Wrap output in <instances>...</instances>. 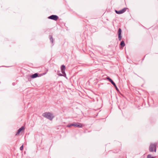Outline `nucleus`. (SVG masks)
<instances>
[{"label": "nucleus", "instance_id": "obj_6", "mask_svg": "<svg viewBox=\"0 0 158 158\" xmlns=\"http://www.w3.org/2000/svg\"><path fill=\"white\" fill-rule=\"evenodd\" d=\"M65 67L64 65H62L61 66V71L62 74H63L64 75V76H66V73H65Z\"/></svg>", "mask_w": 158, "mask_h": 158}, {"label": "nucleus", "instance_id": "obj_7", "mask_svg": "<svg viewBox=\"0 0 158 158\" xmlns=\"http://www.w3.org/2000/svg\"><path fill=\"white\" fill-rule=\"evenodd\" d=\"M122 30L120 28H119L118 30V38L119 40H121L122 39L121 36Z\"/></svg>", "mask_w": 158, "mask_h": 158}, {"label": "nucleus", "instance_id": "obj_10", "mask_svg": "<svg viewBox=\"0 0 158 158\" xmlns=\"http://www.w3.org/2000/svg\"><path fill=\"white\" fill-rule=\"evenodd\" d=\"M38 77V73H35L34 74H32L31 76V77L32 78H34Z\"/></svg>", "mask_w": 158, "mask_h": 158}, {"label": "nucleus", "instance_id": "obj_3", "mask_svg": "<svg viewBox=\"0 0 158 158\" xmlns=\"http://www.w3.org/2000/svg\"><path fill=\"white\" fill-rule=\"evenodd\" d=\"M48 19L56 21L58 19V16L56 15H52L48 17Z\"/></svg>", "mask_w": 158, "mask_h": 158}, {"label": "nucleus", "instance_id": "obj_5", "mask_svg": "<svg viewBox=\"0 0 158 158\" xmlns=\"http://www.w3.org/2000/svg\"><path fill=\"white\" fill-rule=\"evenodd\" d=\"M127 9V8H124L122 10H120L117 11L115 10V11L116 14H121L125 12L126 11Z\"/></svg>", "mask_w": 158, "mask_h": 158}, {"label": "nucleus", "instance_id": "obj_2", "mask_svg": "<svg viewBox=\"0 0 158 158\" xmlns=\"http://www.w3.org/2000/svg\"><path fill=\"white\" fill-rule=\"evenodd\" d=\"M157 145V143H155L153 144L151 143L149 147V151L152 152H156V146Z\"/></svg>", "mask_w": 158, "mask_h": 158}, {"label": "nucleus", "instance_id": "obj_15", "mask_svg": "<svg viewBox=\"0 0 158 158\" xmlns=\"http://www.w3.org/2000/svg\"><path fill=\"white\" fill-rule=\"evenodd\" d=\"M23 145H22L20 148V150H22L23 149Z\"/></svg>", "mask_w": 158, "mask_h": 158}, {"label": "nucleus", "instance_id": "obj_11", "mask_svg": "<svg viewBox=\"0 0 158 158\" xmlns=\"http://www.w3.org/2000/svg\"><path fill=\"white\" fill-rule=\"evenodd\" d=\"M49 38L50 40V42L52 43H53V38H52V36L51 35H49Z\"/></svg>", "mask_w": 158, "mask_h": 158}, {"label": "nucleus", "instance_id": "obj_1", "mask_svg": "<svg viewBox=\"0 0 158 158\" xmlns=\"http://www.w3.org/2000/svg\"><path fill=\"white\" fill-rule=\"evenodd\" d=\"M43 116L50 120H52L54 116L50 112H45L43 114Z\"/></svg>", "mask_w": 158, "mask_h": 158}, {"label": "nucleus", "instance_id": "obj_8", "mask_svg": "<svg viewBox=\"0 0 158 158\" xmlns=\"http://www.w3.org/2000/svg\"><path fill=\"white\" fill-rule=\"evenodd\" d=\"M24 128L23 127H20L19 129V130H18L16 134V135H19L20 132L21 131L23 130L24 129Z\"/></svg>", "mask_w": 158, "mask_h": 158}, {"label": "nucleus", "instance_id": "obj_17", "mask_svg": "<svg viewBox=\"0 0 158 158\" xmlns=\"http://www.w3.org/2000/svg\"><path fill=\"white\" fill-rule=\"evenodd\" d=\"M59 75L60 76H63V75L61 73H60Z\"/></svg>", "mask_w": 158, "mask_h": 158}, {"label": "nucleus", "instance_id": "obj_14", "mask_svg": "<svg viewBox=\"0 0 158 158\" xmlns=\"http://www.w3.org/2000/svg\"><path fill=\"white\" fill-rule=\"evenodd\" d=\"M113 85L115 87L116 90L117 91H119V89H118V87H117V86L115 84V85Z\"/></svg>", "mask_w": 158, "mask_h": 158}, {"label": "nucleus", "instance_id": "obj_16", "mask_svg": "<svg viewBox=\"0 0 158 158\" xmlns=\"http://www.w3.org/2000/svg\"><path fill=\"white\" fill-rule=\"evenodd\" d=\"M72 126H73V125H71V124H69L67 126V127H70Z\"/></svg>", "mask_w": 158, "mask_h": 158}, {"label": "nucleus", "instance_id": "obj_4", "mask_svg": "<svg viewBox=\"0 0 158 158\" xmlns=\"http://www.w3.org/2000/svg\"><path fill=\"white\" fill-rule=\"evenodd\" d=\"M71 125L79 128H81L82 127V124L79 123H73L71 124Z\"/></svg>", "mask_w": 158, "mask_h": 158}, {"label": "nucleus", "instance_id": "obj_13", "mask_svg": "<svg viewBox=\"0 0 158 158\" xmlns=\"http://www.w3.org/2000/svg\"><path fill=\"white\" fill-rule=\"evenodd\" d=\"M156 156H152L151 155L149 154L147 156V158H156Z\"/></svg>", "mask_w": 158, "mask_h": 158}, {"label": "nucleus", "instance_id": "obj_9", "mask_svg": "<svg viewBox=\"0 0 158 158\" xmlns=\"http://www.w3.org/2000/svg\"><path fill=\"white\" fill-rule=\"evenodd\" d=\"M106 79L111 82V83L113 85H115V83L109 77H106Z\"/></svg>", "mask_w": 158, "mask_h": 158}, {"label": "nucleus", "instance_id": "obj_12", "mask_svg": "<svg viewBox=\"0 0 158 158\" xmlns=\"http://www.w3.org/2000/svg\"><path fill=\"white\" fill-rule=\"evenodd\" d=\"M120 45L122 47H123L125 46V44L124 42V41L123 40H122L121 42Z\"/></svg>", "mask_w": 158, "mask_h": 158}]
</instances>
